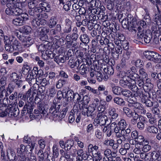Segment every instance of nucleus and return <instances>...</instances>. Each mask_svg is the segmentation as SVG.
I'll return each mask as SVG.
<instances>
[{"label": "nucleus", "instance_id": "4d7b16f0", "mask_svg": "<svg viewBox=\"0 0 161 161\" xmlns=\"http://www.w3.org/2000/svg\"><path fill=\"white\" fill-rule=\"evenodd\" d=\"M109 42V40L105 37H102L99 40L100 44L102 46L108 45Z\"/></svg>", "mask_w": 161, "mask_h": 161}, {"label": "nucleus", "instance_id": "f704fd0d", "mask_svg": "<svg viewBox=\"0 0 161 161\" xmlns=\"http://www.w3.org/2000/svg\"><path fill=\"white\" fill-rule=\"evenodd\" d=\"M80 103L79 104L80 108L82 114L85 116L86 111L88 107H87L88 103H86L83 102H82Z\"/></svg>", "mask_w": 161, "mask_h": 161}, {"label": "nucleus", "instance_id": "9b49d317", "mask_svg": "<svg viewBox=\"0 0 161 161\" xmlns=\"http://www.w3.org/2000/svg\"><path fill=\"white\" fill-rule=\"evenodd\" d=\"M25 146L21 144L20 146V147L17 149V153L19 158L18 160H25L27 159H28V161H31V160L28 157L25 156Z\"/></svg>", "mask_w": 161, "mask_h": 161}, {"label": "nucleus", "instance_id": "72a5a7b5", "mask_svg": "<svg viewBox=\"0 0 161 161\" xmlns=\"http://www.w3.org/2000/svg\"><path fill=\"white\" fill-rule=\"evenodd\" d=\"M137 30L138 31L137 36L138 39L139 40L142 39L145 35L147 33L145 31H144V29H141V27L139 26L138 27V30Z\"/></svg>", "mask_w": 161, "mask_h": 161}, {"label": "nucleus", "instance_id": "864d4df0", "mask_svg": "<svg viewBox=\"0 0 161 161\" xmlns=\"http://www.w3.org/2000/svg\"><path fill=\"white\" fill-rule=\"evenodd\" d=\"M142 146L138 144H136L135 148L133 150V152L136 154H139L142 152Z\"/></svg>", "mask_w": 161, "mask_h": 161}, {"label": "nucleus", "instance_id": "a19ab883", "mask_svg": "<svg viewBox=\"0 0 161 161\" xmlns=\"http://www.w3.org/2000/svg\"><path fill=\"white\" fill-rule=\"evenodd\" d=\"M74 93L71 90L67 91L66 94V97L67 101L72 102Z\"/></svg>", "mask_w": 161, "mask_h": 161}, {"label": "nucleus", "instance_id": "a878e982", "mask_svg": "<svg viewBox=\"0 0 161 161\" xmlns=\"http://www.w3.org/2000/svg\"><path fill=\"white\" fill-rule=\"evenodd\" d=\"M134 73L130 71H128L126 72L125 71H120L119 72L118 76L120 78L124 79L126 77L130 79V77L131 75H133Z\"/></svg>", "mask_w": 161, "mask_h": 161}, {"label": "nucleus", "instance_id": "c756f323", "mask_svg": "<svg viewBox=\"0 0 161 161\" xmlns=\"http://www.w3.org/2000/svg\"><path fill=\"white\" fill-rule=\"evenodd\" d=\"M115 51L113 53L112 56L115 59L118 58L119 55L122 53V49L121 46L116 47L115 48Z\"/></svg>", "mask_w": 161, "mask_h": 161}, {"label": "nucleus", "instance_id": "58836bf2", "mask_svg": "<svg viewBox=\"0 0 161 161\" xmlns=\"http://www.w3.org/2000/svg\"><path fill=\"white\" fill-rule=\"evenodd\" d=\"M46 93L48 96L51 97H54L56 94L55 87L52 86L48 89Z\"/></svg>", "mask_w": 161, "mask_h": 161}, {"label": "nucleus", "instance_id": "f3484780", "mask_svg": "<svg viewBox=\"0 0 161 161\" xmlns=\"http://www.w3.org/2000/svg\"><path fill=\"white\" fill-rule=\"evenodd\" d=\"M15 87V85L11 83L8 84V87L6 88V90L4 89V87L3 86H2L1 87V89H3V93H5V96L6 97H7L12 92Z\"/></svg>", "mask_w": 161, "mask_h": 161}, {"label": "nucleus", "instance_id": "1a4fd4ad", "mask_svg": "<svg viewBox=\"0 0 161 161\" xmlns=\"http://www.w3.org/2000/svg\"><path fill=\"white\" fill-rule=\"evenodd\" d=\"M5 10L6 13L9 15H20L23 12L22 10L17 7L12 6L11 7H7Z\"/></svg>", "mask_w": 161, "mask_h": 161}, {"label": "nucleus", "instance_id": "4c0bfd02", "mask_svg": "<svg viewBox=\"0 0 161 161\" xmlns=\"http://www.w3.org/2000/svg\"><path fill=\"white\" fill-rule=\"evenodd\" d=\"M19 75L15 72H13L10 75V78L11 80L14 82H16L19 78Z\"/></svg>", "mask_w": 161, "mask_h": 161}, {"label": "nucleus", "instance_id": "a211bd4d", "mask_svg": "<svg viewBox=\"0 0 161 161\" xmlns=\"http://www.w3.org/2000/svg\"><path fill=\"white\" fill-rule=\"evenodd\" d=\"M8 41L10 42V44L14 50H17L19 49V42L15 37L13 36L8 37Z\"/></svg>", "mask_w": 161, "mask_h": 161}, {"label": "nucleus", "instance_id": "603ef678", "mask_svg": "<svg viewBox=\"0 0 161 161\" xmlns=\"http://www.w3.org/2000/svg\"><path fill=\"white\" fill-rule=\"evenodd\" d=\"M139 73L140 75H139L140 78L145 79L147 76V75L145 69L143 68H141L139 69Z\"/></svg>", "mask_w": 161, "mask_h": 161}, {"label": "nucleus", "instance_id": "2f4dec72", "mask_svg": "<svg viewBox=\"0 0 161 161\" xmlns=\"http://www.w3.org/2000/svg\"><path fill=\"white\" fill-rule=\"evenodd\" d=\"M128 18H124L123 19L122 21V25L123 28L127 29L129 30H130L131 28H132L131 26H132L131 24V23H129L128 21Z\"/></svg>", "mask_w": 161, "mask_h": 161}, {"label": "nucleus", "instance_id": "69168bd1", "mask_svg": "<svg viewBox=\"0 0 161 161\" xmlns=\"http://www.w3.org/2000/svg\"><path fill=\"white\" fill-rule=\"evenodd\" d=\"M73 146V143L72 141L68 140L65 143V148H67V150H68L70 149L71 147Z\"/></svg>", "mask_w": 161, "mask_h": 161}, {"label": "nucleus", "instance_id": "8fccbe9b", "mask_svg": "<svg viewBox=\"0 0 161 161\" xmlns=\"http://www.w3.org/2000/svg\"><path fill=\"white\" fill-rule=\"evenodd\" d=\"M31 1L29 2L28 3V6L30 9H34L36 8L37 7H38V3L36 0H31Z\"/></svg>", "mask_w": 161, "mask_h": 161}, {"label": "nucleus", "instance_id": "7ed1b4c3", "mask_svg": "<svg viewBox=\"0 0 161 161\" xmlns=\"http://www.w3.org/2000/svg\"><path fill=\"white\" fill-rule=\"evenodd\" d=\"M94 122L101 126L110 124L111 123V120L103 113H98L96 118L94 119Z\"/></svg>", "mask_w": 161, "mask_h": 161}, {"label": "nucleus", "instance_id": "ddd939ff", "mask_svg": "<svg viewBox=\"0 0 161 161\" xmlns=\"http://www.w3.org/2000/svg\"><path fill=\"white\" fill-rule=\"evenodd\" d=\"M72 22L68 19L65 21V24L62 28L63 33L67 34L70 33L72 30Z\"/></svg>", "mask_w": 161, "mask_h": 161}, {"label": "nucleus", "instance_id": "5701e85b", "mask_svg": "<svg viewBox=\"0 0 161 161\" xmlns=\"http://www.w3.org/2000/svg\"><path fill=\"white\" fill-rule=\"evenodd\" d=\"M146 25V22L143 20H141L137 22H134V24H132V26H131L132 30L135 31L136 29L138 30L139 26L141 27V29H144V27Z\"/></svg>", "mask_w": 161, "mask_h": 161}, {"label": "nucleus", "instance_id": "f257e3e1", "mask_svg": "<svg viewBox=\"0 0 161 161\" xmlns=\"http://www.w3.org/2000/svg\"><path fill=\"white\" fill-rule=\"evenodd\" d=\"M31 9L29 11V14L36 17H37L39 12L41 13L43 11L48 12L50 9V5L47 3H41L39 4V6L35 9Z\"/></svg>", "mask_w": 161, "mask_h": 161}, {"label": "nucleus", "instance_id": "6ab92c4d", "mask_svg": "<svg viewBox=\"0 0 161 161\" xmlns=\"http://www.w3.org/2000/svg\"><path fill=\"white\" fill-rule=\"evenodd\" d=\"M108 114L110 117L109 119L110 120L114 121L116 120L118 116V114L116 113V109L113 107H110L108 111Z\"/></svg>", "mask_w": 161, "mask_h": 161}, {"label": "nucleus", "instance_id": "0e129e2a", "mask_svg": "<svg viewBox=\"0 0 161 161\" xmlns=\"http://www.w3.org/2000/svg\"><path fill=\"white\" fill-rule=\"evenodd\" d=\"M134 92H136V93L134 94V95L136 96H139L140 97H143V94L142 93V89L141 88L138 89L137 88L136 91H134Z\"/></svg>", "mask_w": 161, "mask_h": 161}, {"label": "nucleus", "instance_id": "9d476101", "mask_svg": "<svg viewBox=\"0 0 161 161\" xmlns=\"http://www.w3.org/2000/svg\"><path fill=\"white\" fill-rule=\"evenodd\" d=\"M19 113L18 111L15 110L13 107L6 109L4 111L0 112V116L4 117L8 115L9 116H13L14 117L17 116Z\"/></svg>", "mask_w": 161, "mask_h": 161}, {"label": "nucleus", "instance_id": "4468645a", "mask_svg": "<svg viewBox=\"0 0 161 161\" xmlns=\"http://www.w3.org/2000/svg\"><path fill=\"white\" fill-rule=\"evenodd\" d=\"M38 31L40 40L42 41H47L48 38L47 34L49 32V29L44 27L42 28H40Z\"/></svg>", "mask_w": 161, "mask_h": 161}, {"label": "nucleus", "instance_id": "20e7f679", "mask_svg": "<svg viewBox=\"0 0 161 161\" xmlns=\"http://www.w3.org/2000/svg\"><path fill=\"white\" fill-rule=\"evenodd\" d=\"M73 149V151L71 152V155L73 157H75L76 155V161H82L83 160H86L90 158L87 154L84 153L83 150L82 149L77 150L76 148Z\"/></svg>", "mask_w": 161, "mask_h": 161}, {"label": "nucleus", "instance_id": "cd10ccee", "mask_svg": "<svg viewBox=\"0 0 161 161\" xmlns=\"http://www.w3.org/2000/svg\"><path fill=\"white\" fill-rule=\"evenodd\" d=\"M31 27L28 25H25L20 28L19 29V31L20 32L19 34H29L31 31Z\"/></svg>", "mask_w": 161, "mask_h": 161}, {"label": "nucleus", "instance_id": "393cba45", "mask_svg": "<svg viewBox=\"0 0 161 161\" xmlns=\"http://www.w3.org/2000/svg\"><path fill=\"white\" fill-rule=\"evenodd\" d=\"M7 155L10 161H17V158L13 150L8 149L7 151Z\"/></svg>", "mask_w": 161, "mask_h": 161}, {"label": "nucleus", "instance_id": "c85d7f7f", "mask_svg": "<svg viewBox=\"0 0 161 161\" xmlns=\"http://www.w3.org/2000/svg\"><path fill=\"white\" fill-rule=\"evenodd\" d=\"M80 39L86 45L90 41L89 38L86 33L81 35L80 37Z\"/></svg>", "mask_w": 161, "mask_h": 161}, {"label": "nucleus", "instance_id": "e433bc0d", "mask_svg": "<svg viewBox=\"0 0 161 161\" xmlns=\"http://www.w3.org/2000/svg\"><path fill=\"white\" fill-rule=\"evenodd\" d=\"M121 94L125 97L127 98H133L132 93L130 91L127 89H123Z\"/></svg>", "mask_w": 161, "mask_h": 161}, {"label": "nucleus", "instance_id": "e2e57ef3", "mask_svg": "<svg viewBox=\"0 0 161 161\" xmlns=\"http://www.w3.org/2000/svg\"><path fill=\"white\" fill-rule=\"evenodd\" d=\"M45 54L49 58H53L54 56V54L53 53V52L49 50H47L46 51Z\"/></svg>", "mask_w": 161, "mask_h": 161}, {"label": "nucleus", "instance_id": "49530a36", "mask_svg": "<svg viewBox=\"0 0 161 161\" xmlns=\"http://www.w3.org/2000/svg\"><path fill=\"white\" fill-rule=\"evenodd\" d=\"M57 23L56 18L54 17H52L49 21L48 26L50 28H52L55 26Z\"/></svg>", "mask_w": 161, "mask_h": 161}, {"label": "nucleus", "instance_id": "09e8293b", "mask_svg": "<svg viewBox=\"0 0 161 161\" xmlns=\"http://www.w3.org/2000/svg\"><path fill=\"white\" fill-rule=\"evenodd\" d=\"M135 139L136 142V144H138L140 146L143 145L144 142H145L143 136L141 135H139Z\"/></svg>", "mask_w": 161, "mask_h": 161}, {"label": "nucleus", "instance_id": "c9c22d12", "mask_svg": "<svg viewBox=\"0 0 161 161\" xmlns=\"http://www.w3.org/2000/svg\"><path fill=\"white\" fill-rule=\"evenodd\" d=\"M114 102L116 104L120 106L124 105L125 104V102L124 99L121 98L116 97L113 99Z\"/></svg>", "mask_w": 161, "mask_h": 161}, {"label": "nucleus", "instance_id": "bb28decb", "mask_svg": "<svg viewBox=\"0 0 161 161\" xmlns=\"http://www.w3.org/2000/svg\"><path fill=\"white\" fill-rule=\"evenodd\" d=\"M46 11H43L41 12L38 13L37 18H38L39 19H41L43 21V24H46V21L45 20L48 18L47 14L44 12ZM46 12H47L46 11Z\"/></svg>", "mask_w": 161, "mask_h": 161}, {"label": "nucleus", "instance_id": "ea45409f", "mask_svg": "<svg viewBox=\"0 0 161 161\" xmlns=\"http://www.w3.org/2000/svg\"><path fill=\"white\" fill-rule=\"evenodd\" d=\"M82 99V97L78 93H74L72 102H73L74 103H79L81 102Z\"/></svg>", "mask_w": 161, "mask_h": 161}, {"label": "nucleus", "instance_id": "680f3d73", "mask_svg": "<svg viewBox=\"0 0 161 161\" xmlns=\"http://www.w3.org/2000/svg\"><path fill=\"white\" fill-rule=\"evenodd\" d=\"M65 83V81L63 80H59L56 82V87L57 88H60Z\"/></svg>", "mask_w": 161, "mask_h": 161}, {"label": "nucleus", "instance_id": "052dcab7", "mask_svg": "<svg viewBox=\"0 0 161 161\" xmlns=\"http://www.w3.org/2000/svg\"><path fill=\"white\" fill-rule=\"evenodd\" d=\"M158 105L157 103L154 105L153 107L152 108V111L155 114H158L159 113V110L158 108Z\"/></svg>", "mask_w": 161, "mask_h": 161}, {"label": "nucleus", "instance_id": "aec40b11", "mask_svg": "<svg viewBox=\"0 0 161 161\" xmlns=\"http://www.w3.org/2000/svg\"><path fill=\"white\" fill-rule=\"evenodd\" d=\"M8 36H5L4 37L3 41L5 44V48L6 51L8 52L12 53L14 51L12 47L10 44V42L8 41Z\"/></svg>", "mask_w": 161, "mask_h": 161}, {"label": "nucleus", "instance_id": "37998d69", "mask_svg": "<svg viewBox=\"0 0 161 161\" xmlns=\"http://www.w3.org/2000/svg\"><path fill=\"white\" fill-rule=\"evenodd\" d=\"M118 126H119L120 130H123L125 129L126 127L127 124L125 120L124 119H121L117 124Z\"/></svg>", "mask_w": 161, "mask_h": 161}, {"label": "nucleus", "instance_id": "de8ad7c7", "mask_svg": "<svg viewBox=\"0 0 161 161\" xmlns=\"http://www.w3.org/2000/svg\"><path fill=\"white\" fill-rule=\"evenodd\" d=\"M123 89L120 87L117 86L113 88L112 90L113 93L117 95H120L121 94Z\"/></svg>", "mask_w": 161, "mask_h": 161}, {"label": "nucleus", "instance_id": "f03ea898", "mask_svg": "<svg viewBox=\"0 0 161 161\" xmlns=\"http://www.w3.org/2000/svg\"><path fill=\"white\" fill-rule=\"evenodd\" d=\"M15 34L25 46L29 47L33 44L34 40L29 35L23 33L19 34L18 32H15Z\"/></svg>", "mask_w": 161, "mask_h": 161}, {"label": "nucleus", "instance_id": "0eeeda50", "mask_svg": "<svg viewBox=\"0 0 161 161\" xmlns=\"http://www.w3.org/2000/svg\"><path fill=\"white\" fill-rule=\"evenodd\" d=\"M20 15L14 19L12 22L13 24L16 25H21L25 23V21L28 19V15L26 13L20 14Z\"/></svg>", "mask_w": 161, "mask_h": 161}, {"label": "nucleus", "instance_id": "7c9ffc66", "mask_svg": "<svg viewBox=\"0 0 161 161\" xmlns=\"http://www.w3.org/2000/svg\"><path fill=\"white\" fill-rule=\"evenodd\" d=\"M103 69L104 72L107 74L112 75L114 73V69L111 66H109L108 67L106 65L104 64L103 68V67H101V69Z\"/></svg>", "mask_w": 161, "mask_h": 161}, {"label": "nucleus", "instance_id": "79ce46f5", "mask_svg": "<svg viewBox=\"0 0 161 161\" xmlns=\"http://www.w3.org/2000/svg\"><path fill=\"white\" fill-rule=\"evenodd\" d=\"M88 68L85 65H81L79 68V72L81 75L87 74Z\"/></svg>", "mask_w": 161, "mask_h": 161}, {"label": "nucleus", "instance_id": "b1692460", "mask_svg": "<svg viewBox=\"0 0 161 161\" xmlns=\"http://www.w3.org/2000/svg\"><path fill=\"white\" fill-rule=\"evenodd\" d=\"M37 155L39 161H46V159L48 158V154L47 152H45L44 153L41 150L39 151Z\"/></svg>", "mask_w": 161, "mask_h": 161}, {"label": "nucleus", "instance_id": "4be33fe9", "mask_svg": "<svg viewBox=\"0 0 161 161\" xmlns=\"http://www.w3.org/2000/svg\"><path fill=\"white\" fill-rule=\"evenodd\" d=\"M47 106L44 107H39L38 109H35L34 113L36 114H42L44 116H46L48 115V109Z\"/></svg>", "mask_w": 161, "mask_h": 161}, {"label": "nucleus", "instance_id": "412c9836", "mask_svg": "<svg viewBox=\"0 0 161 161\" xmlns=\"http://www.w3.org/2000/svg\"><path fill=\"white\" fill-rule=\"evenodd\" d=\"M95 109L93 104L89 106L87 108L85 112V115H86L87 117H91L92 118H93L95 115V114L93 113Z\"/></svg>", "mask_w": 161, "mask_h": 161}, {"label": "nucleus", "instance_id": "6e6d98bb", "mask_svg": "<svg viewBox=\"0 0 161 161\" xmlns=\"http://www.w3.org/2000/svg\"><path fill=\"white\" fill-rule=\"evenodd\" d=\"M152 36L151 34L150 33H147L143 37L144 40L145 42L147 43H149L151 40Z\"/></svg>", "mask_w": 161, "mask_h": 161}, {"label": "nucleus", "instance_id": "3c124183", "mask_svg": "<svg viewBox=\"0 0 161 161\" xmlns=\"http://www.w3.org/2000/svg\"><path fill=\"white\" fill-rule=\"evenodd\" d=\"M142 102L146 105V106L147 107H150L154 106V104L155 105L156 103H153L149 99H147L146 100H142Z\"/></svg>", "mask_w": 161, "mask_h": 161}, {"label": "nucleus", "instance_id": "423d86ee", "mask_svg": "<svg viewBox=\"0 0 161 161\" xmlns=\"http://www.w3.org/2000/svg\"><path fill=\"white\" fill-rule=\"evenodd\" d=\"M144 55L146 58L154 63L161 62V56L153 51H145L144 53Z\"/></svg>", "mask_w": 161, "mask_h": 161}, {"label": "nucleus", "instance_id": "bf43d9fd", "mask_svg": "<svg viewBox=\"0 0 161 161\" xmlns=\"http://www.w3.org/2000/svg\"><path fill=\"white\" fill-rule=\"evenodd\" d=\"M123 110L127 116L129 118L131 117L132 114L134 113V112L128 108H124L123 109Z\"/></svg>", "mask_w": 161, "mask_h": 161}, {"label": "nucleus", "instance_id": "dca6fc26", "mask_svg": "<svg viewBox=\"0 0 161 161\" xmlns=\"http://www.w3.org/2000/svg\"><path fill=\"white\" fill-rule=\"evenodd\" d=\"M68 108L67 107H66L63 108L62 110L58 113H56L54 114V115H56L57 116H52V117L53 118V120H60L63 118L64 117L67 112L68 111Z\"/></svg>", "mask_w": 161, "mask_h": 161}, {"label": "nucleus", "instance_id": "13d9d810", "mask_svg": "<svg viewBox=\"0 0 161 161\" xmlns=\"http://www.w3.org/2000/svg\"><path fill=\"white\" fill-rule=\"evenodd\" d=\"M147 130L148 131L151 133L156 134L157 133L158 131V129L157 127L153 126H149L147 128Z\"/></svg>", "mask_w": 161, "mask_h": 161}, {"label": "nucleus", "instance_id": "5fc2aeb1", "mask_svg": "<svg viewBox=\"0 0 161 161\" xmlns=\"http://www.w3.org/2000/svg\"><path fill=\"white\" fill-rule=\"evenodd\" d=\"M54 60L58 64H59L60 63H63L64 62V57L61 55L56 56L54 58Z\"/></svg>", "mask_w": 161, "mask_h": 161}, {"label": "nucleus", "instance_id": "774afa93", "mask_svg": "<svg viewBox=\"0 0 161 161\" xmlns=\"http://www.w3.org/2000/svg\"><path fill=\"white\" fill-rule=\"evenodd\" d=\"M53 155L52 157H54L55 158H58L59 155V153L58 150L57 148L53 147Z\"/></svg>", "mask_w": 161, "mask_h": 161}, {"label": "nucleus", "instance_id": "f8f14e48", "mask_svg": "<svg viewBox=\"0 0 161 161\" xmlns=\"http://www.w3.org/2000/svg\"><path fill=\"white\" fill-rule=\"evenodd\" d=\"M130 77V80L135 81L136 84V83L139 87H142L143 86L144 79L140 78L139 75L137 74L134 73L133 75H131Z\"/></svg>", "mask_w": 161, "mask_h": 161}, {"label": "nucleus", "instance_id": "2eb2a0df", "mask_svg": "<svg viewBox=\"0 0 161 161\" xmlns=\"http://www.w3.org/2000/svg\"><path fill=\"white\" fill-rule=\"evenodd\" d=\"M37 73L33 72H29L28 73L26 80L31 85L35 84V78L37 76V74H38V72Z\"/></svg>", "mask_w": 161, "mask_h": 161}, {"label": "nucleus", "instance_id": "c03bdc74", "mask_svg": "<svg viewBox=\"0 0 161 161\" xmlns=\"http://www.w3.org/2000/svg\"><path fill=\"white\" fill-rule=\"evenodd\" d=\"M132 106L134 107V110L135 112L139 113L141 109H142V105L139 103L136 102L133 104Z\"/></svg>", "mask_w": 161, "mask_h": 161}, {"label": "nucleus", "instance_id": "39448f33", "mask_svg": "<svg viewBox=\"0 0 161 161\" xmlns=\"http://www.w3.org/2000/svg\"><path fill=\"white\" fill-rule=\"evenodd\" d=\"M119 82L120 85L121 86L124 87H128L132 91H136L137 88V87L136 85L135 81H133L129 78L123 79L120 80Z\"/></svg>", "mask_w": 161, "mask_h": 161}, {"label": "nucleus", "instance_id": "473e14b6", "mask_svg": "<svg viewBox=\"0 0 161 161\" xmlns=\"http://www.w3.org/2000/svg\"><path fill=\"white\" fill-rule=\"evenodd\" d=\"M157 13L154 16V20L156 23L158 28L160 29L161 28V16L159 12Z\"/></svg>", "mask_w": 161, "mask_h": 161}, {"label": "nucleus", "instance_id": "338daca9", "mask_svg": "<svg viewBox=\"0 0 161 161\" xmlns=\"http://www.w3.org/2000/svg\"><path fill=\"white\" fill-rule=\"evenodd\" d=\"M131 54V52L130 51H126L124 52L123 55V58L122 59H124L125 60H128L130 58Z\"/></svg>", "mask_w": 161, "mask_h": 161}, {"label": "nucleus", "instance_id": "6e6552de", "mask_svg": "<svg viewBox=\"0 0 161 161\" xmlns=\"http://www.w3.org/2000/svg\"><path fill=\"white\" fill-rule=\"evenodd\" d=\"M61 105L59 102L58 100L54 99L53 103L51 104V107L49 109V112L51 113V116H55L54 114L56 113H58V111L60 108Z\"/></svg>", "mask_w": 161, "mask_h": 161}, {"label": "nucleus", "instance_id": "a18cd8bd", "mask_svg": "<svg viewBox=\"0 0 161 161\" xmlns=\"http://www.w3.org/2000/svg\"><path fill=\"white\" fill-rule=\"evenodd\" d=\"M148 142L147 141H145L143 145H142V150L144 152H147L150 150L151 149V146L148 144Z\"/></svg>", "mask_w": 161, "mask_h": 161}]
</instances>
